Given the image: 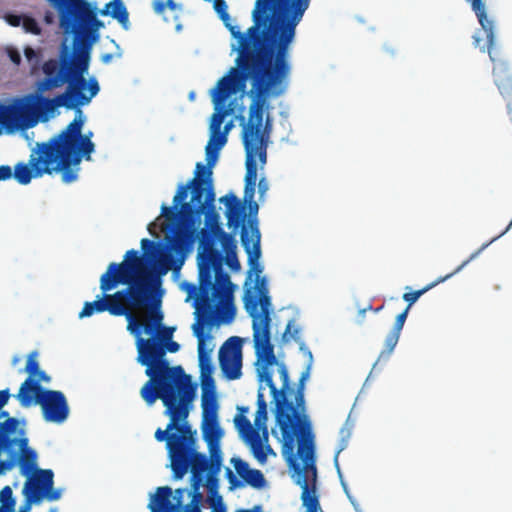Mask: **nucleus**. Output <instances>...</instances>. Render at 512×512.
Returning <instances> with one entry per match:
<instances>
[{
    "mask_svg": "<svg viewBox=\"0 0 512 512\" xmlns=\"http://www.w3.org/2000/svg\"><path fill=\"white\" fill-rule=\"evenodd\" d=\"M258 294L247 293L245 309L252 319L253 343L257 357V380L265 382L275 404V419L282 434V455L293 471L294 482L302 489L301 500L305 512H318L316 495L317 468L314 443L311 436L299 435V410L304 409V392H295V405L288 400L290 378L285 363L277 360L271 343V298L265 281L258 280Z\"/></svg>",
    "mask_w": 512,
    "mask_h": 512,
    "instance_id": "1",
    "label": "nucleus"
},
{
    "mask_svg": "<svg viewBox=\"0 0 512 512\" xmlns=\"http://www.w3.org/2000/svg\"><path fill=\"white\" fill-rule=\"evenodd\" d=\"M59 17L60 27L65 33L74 35L73 50L63 45L59 58H51L42 65L45 77L36 83L40 93L60 88L68 110H81L98 94L100 87L96 78H85L90 65L91 49L99 38L98 30L103 22L97 18L96 8L86 0Z\"/></svg>",
    "mask_w": 512,
    "mask_h": 512,
    "instance_id": "2",
    "label": "nucleus"
},
{
    "mask_svg": "<svg viewBox=\"0 0 512 512\" xmlns=\"http://www.w3.org/2000/svg\"><path fill=\"white\" fill-rule=\"evenodd\" d=\"M311 0H256L252 13L253 25L246 32L237 26L227 25L237 39V58L274 64L281 57L288 59L289 45L295 36L296 26L302 20Z\"/></svg>",
    "mask_w": 512,
    "mask_h": 512,
    "instance_id": "3",
    "label": "nucleus"
},
{
    "mask_svg": "<svg viewBox=\"0 0 512 512\" xmlns=\"http://www.w3.org/2000/svg\"><path fill=\"white\" fill-rule=\"evenodd\" d=\"M86 117L77 110L74 119L57 135L42 142H36L31 149L28 163H19L15 168L16 181L27 185L33 178L60 174L65 184L78 179L83 159L91 160L95 150L93 132L82 133Z\"/></svg>",
    "mask_w": 512,
    "mask_h": 512,
    "instance_id": "4",
    "label": "nucleus"
},
{
    "mask_svg": "<svg viewBox=\"0 0 512 512\" xmlns=\"http://www.w3.org/2000/svg\"><path fill=\"white\" fill-rule=\"evenodd\" d=\"M205 215V226L200 229L197 254L199 297L196 299L197 310L211 324L222 321L229 323L234 319L233 301L234 285L228 273L223 271L222 252L215 248L216 243L231 236L219 223V214L214 203L209 205Z\"/></svg>",
    "mask_w": 512,
    "mask_h": 512,
    "instance_id": "5",
    "label": "nucleus"
},
{
    "mask_svg": "<svg viewBox=\"0 0 512 512\" xmlns=\"http://www.w3.org/2000/svg\"><path fill=\"white\" fill-rule=\"evenodd\" d=\"M101 295L85 302L79 318L108 312L112 316L132 319L133 308H146L151 300L150 274L143 256L128 250L120 263L111 262L100 277Z\"/></svg>",
    "mask_w": 512,
    "mask_h": 512,
    "instance_id": "6",
    "label": "nucleus"
},
{
    "mask_svg": "<svg viewBox=\"0 0 512 512\" xmlns=\"http://www.w3.org/2000/svg\"><path fill=\"white\" fill-rule=\"evenodd\" d=\"M236 67L222 77L212 91L214 105L224 104L234 93L243 91L246 82L250 80L249 96L252 101L249 106V117L264 114L270 98L284 95L290 84L291 64H284L279 56L274 64L249 61L247 57L236 58Z\"/></svg>",
    "mask_w": 512,
    "mask_h": 512,
    "instance_id": "7",
    "label": "nucleus"
},
{
    "mask_svg": "<svg viewBox=\"0 0 512 512\" xmlns=\"http://www.w3.org/2000/svg\"><path fill=\"white\" fill-rule=\"evenodd\" d=\"M136 337L137 361L146 367L145 374L149 377L140 390L146 404L151 406L160 399L165 410H170L177 405L192 403L196 385L181 366H170L165 358L164 344L153 336L148 339Z\"/></svg>",
    "mask_w": 512,
    "mask_h": 512,
    "instance_id": "8",
    "label": "nucleus"
},
{
    "mask_svg": "<svg viewBox=\"0 0 512 512\" xmlns=\"http://www.w3.org/2000/svg\"><path fill=\"white\" fill-rule=\"evenodd\" d=\"M192 403L177 405L165 410L169 423L165 430L158 428L154 437L158 442H166L170 467L175 479H182L190 469L193 475L210 472L209 459L195 449L196 431L192 430L187 419Z\"/></svg>",
    "mask_w": 512,
    "mask_h": 512,
    "instance_id": "9",
    "label": "nucleus"
},
{
    "mask_svg": "<svg viewBox=\"0 0 512 512\" xmlns=\"http://www.w3.org/2000/svg\"><path fill=\"white\" fill-rule=\"evenodd\" d=\"M220 202L224 203L226 207L225 215L227 218V225L229 228L232 229L231 234L234 235L241 228L240 240L248 256V264L250 266V271H254L257 275L255 286L253 287V289L246 290L244 298L246 297L247 293L258 294V290L256 289L258 280H264L266 287L268 288L266 278L260 277L263 268L259 263V259L261 257V234L258 227V219L255 217H249L247 222L245 223V206L233 193H229L221 197Z\"/></svg>",
    "mask_w": 512,
    "mask_h": 512,
    "instance_id": "10",
    "label": "nucleus"
},
{
    "mask_svg": "<svg viewBox=\"0 0 512 512\" xmlns=\"http://www.w3.org/2000/svg\"><path fill=\"white\" fill-rule=\"evenodd\" d=\"M35 88V93L15 98L10 104L0 103L2 127L7 131H15L33 127L38 118L52 114L57 108L68 105L63 94L54 98H46Z\"/></svg>",
    "mask_w": 512,
    "mask_h": 512,
    "instance_id": "11",
    "label": "nucleus"
},
{
    "mask_svg": "<svg viewBox=\"0 0 512 512\" xmlns=\"http://www.w3.org/2000/svg\"><path fill=\"white\" fill-rule=\"evenodd\" d=\"M16 398L22 407H29L33 403L40 405L47 422L62 423L69 415L68 403L61 391L44 389L31 380L21 384Z\"/></svg>",
    "mask_w": 512,
    "mask_h": 512,
    "instance_id": "12",
    "label": "nucleus"
},
{
    "mask_svg": "<svg viewBox=\"0 0 512 512\" xmlns=\"http://www.w3.org/2000/svg\"><path fill=\"white\" fill-rule=\"evenodd\" d=\"M264 114L256 115L254 118H248L243 123L242 142L246 153V161L255 160L258 157L262 164L267 160V147L272 129V123L267 117L263 124Z\"/></svg>",
    "mask_w": 512,
    "mask_h": 512,
    "instance_id": "13",
    "label": "nucleus"
},
{
    "mask_svg": "<svg viewBox=\"0 0 512 512\" xmlns=\"http://www.w3.org/2000/svg\"><path fill=\"white\" fill-rule=\"evenodd\" d=\"M152 284V281L150 280ZM153 300V286L151 285V300L146 308H133L132 319L126 318L127 330L135 335L141 336L142 331L146 334L153 335L158 330L163 321V313L160 311V303H152Z\"/></svg>",
    "mask_w": 512,
    "mask_h": 512,
    "instance_id": "14",
    "label": "nucleus"
},
{
    "mask_svg": "<svg viewBox=\"0 0 512 512\" xmlns=\"http://www.w3.org/2000/svg\"><path fill=\"white\" fill-rule=\"evenodd\" d=\"M206 180L192 179L191 184V201L181 205V214L190 218V221L201 219L207 207L214 203L215 193L213 186L207 185Z\"/></svg>",
    "mask_w": 512,
    "mask_h": 512,
    "instance_id": "15",
    "label": "nucleus"
},
{
    "mask_svg": "<svg viewBox=\"0 0 512 512\" xmlns=\"http://www.w3.org/2000/svg\"><path fill=\"white\" fill-rule=\"evenodd\" d=\"M242 340L237 336L230 337L220 348L219 365L229 380L239 379L242 375Z\"/></svg>",
    "mask_w": 512,
    "mask_h": 512,
    "instance_id": "16",
    "label": "nucleus"
},
{
    "mask_svg": "<svg viewBox=\"0 0 512 512\" xmlns=\"http://www.w3.org/2000/svg\"><path fill=\"white\" fill-rule=\"evenodd\" d=\"M25 476L27 480L24 484L23 494L25 498L30 499V502H40L44 492H47V489L54 484V474L50 469H36Z\"/></svg>",
    "mask_w": 512,
    "mask_h": 512,
    "instance_id": "17",
    "label": "nucleus"
},
{
    "mask_svg": "<svg viewBox=\"0 0 512 512\" xmlns=\"http://www.w3.org/2000/svg\"><path fill=\"white\" fill-rule=\"evenodd\" d=\"M234 423L240 437L249 445L254 457L260 463H264L267 459V454L264 452V446L258 430H256L250 420L242 414L235 416Z\"/></svg>",
    "mask_w": 512,
    "mask_h": 512,
    "instance_id": "18",
    "label": "nucleus"
},
{
    "mask_svg": "<svg viewBox=\"0 0 512 512\" xmlns=\"http://www.w3.org/2000/svg\"><path fill=\"white\" fill-rule=\"evenodd\" d=\"M179 221L183 223L182 227H179L173 236L172 247L178 252H185L192 249L195 241L200 240V230H197V225L200 223V219L190 221L186 215L181 214Z\"/></svg>",
    "mask_w": 512,
    "mask_h": 512,
    "instance_id": "19",
    "label": "nucleus"
},
{
    "mask_svg": "<svg viewBox=\"0 0 512 512\" xmlns=\"http://www.w3.org/2000/svg\"><path fill=\"white\" fill-rule=\"evenodd\" d=\"M203 438L207 442L210 453V474L219 472L222 463V453L219 447V441L222 437V431L218 425H211L202 429Z\"/></svg>",
    "mask_w": 512,
    "mask_h": 512,
    "instance_id": "20",
    "label": "nucleus"
},
{
    "mask_svg": "<svg viewBox=\"0 0 512 512\" xmlns=\"http://www.w3.org/2000/svg\"><path fill=\"white\" fill-rule=\"evenodd\" d=\"M494 82L499 89L500 94L507 99V111L512 120V74L508 64L500 61L493 67Z\"/></svg>",
    "mask_w": 512,
    "mask_h": 512,
    "instance_id": "21",
    "label": "nucleus"
},
{
    "mask_svg": "<svg viewBox=\"0 0 512 512\" xmlns=\"http://www.w3.org/2000/svg\"><path fill=\"white\" fill-rule=\"evenodd\" d=\"M488 246V244H483L481 246V248L474 252L473 254L470 255V257L465 260L461 265H459L453 272L447 274L446 276L444 277H440L438 278L437 280L431 282L430 284L426 285L425 287H423L422 289H419V290H416V291H412V292H407V293H404L403 294V300L406 301L408 303L407 307L405 309H410L411 306L423 295L425 294L426 292H428L430 289L434 288L436 285L446 281L447 279H449L450 277H452L453 275L457 274L458 272H460L471 260H473L474 258H476L486 247Z\"/></svg>",
    "mask_w": 512,
    "mask_h": 512,
    "instance_id": "22",
    "label": "nucleus"
},
{
    "mask_svg": "<svg viewBox=\"0 0 512 512\" xmlns=\"http://www.w3.org/2000/svg\"><path fill=\"white\" fill-rule=\"evenodd\" d=\"M172 494L171 487H158L148 504L150 512H179V504H173L171 501Z\"/></svg>",
    "mask_w": 512,
    "mask_h": 512,
    "instance_id": "23",
    "label": "nucleus"
},
{
    "mask_svg": "<svg viewBox=\"0 0 512 512\" xmlns=\"http://www.w3.org/2000/svg\"><path fill=\"white\" fill-rule=\"evenodd\" d=\"M190 188L191 184L189 182L186 185H179L173 198V206L168 207L162 205L161 207V214L173 225L176 224L181 217V205L185 203L184 201L188 196Z\"/></svg>",
    "mask_w": 512,
    "mask_h": 512,
    "instance_id": "24",
    "label": "nucleus"
},
{
    "mask_svg": "<svg viewBox=\"0 0 512 512\" xmlns=\"http://www.w3.org/2000/svg\"><path fill=\"white\" fill-rule=\"evenodd\" d=\"M194 335L198 338V359L200 367V375L213 373V364L211 361L212 349L206 348L205 338L202 327L196 323L193 325Z\"/></svg>",
    "mask_w": 512,
    "mask_h": 512,
    "instance_id": "25",
    "label": "nucleus"
},
{
    "mask_svg": "<svg viewBox=\"0 0 512 512\" xmlns=\"http://www.w3.org/2000/svg\"><path fill=\"white\" fill-rule=\"evenodd\" d=\"M201 407L203 417V427H210L211 425H218L217 423V411L218 403L216 394H202L201 396Z\"/></svg>",
    "mask_w": 512,
    "mask_h": 512,
    "instance_id": "26",
    "label": "nucleus"
},
{
    "mask_svg": "<svg viewBox=\"0 0 512 512\" xmlns=\"http://www.w3.org/2000/svg\"><path fill=\"white\" fill-rule=\"evenodd\" d=\"M263 387H259L257 394V410L254 419L255 429L262 432L263 438L265 441L268 440V428L266 425L268 416H267V402L264 398V394L262 392Z\"/></svg>",
    "mask_w": 512,
    "mask_h": 512,
    "instance_id": "27",
    "label": "nucleus"
},
{
    "mask_svg": "<svg viewBox=\"0 0 512 512\" xmlns=\"http://www.w3.org/2000/svg\"><path fill=\"white\" fill-rule=\"evenodd\" d=\"M10 398L9 389L0 390V410L6 405ZM19 427V420L15 417H8V419L0 422V441H6L8 434H17Z\"/></svg>",
    "mask_w": 512,
    "mask_h": 512,
    "instance_id": "28",
    "label": "nucleus"
},
{
    "mask_svg": "<svg viewBox=\"0 0 512 512\" xmlns=\"http://www.w3.org/2000/svg\"><path fill=\"white\" fill-rule=\"evenodd\" d=\"M218 242H220L222 250L225 252V262L227 266L232 271H239L241 265L237 258V241L235 239V236H224V239H221Z\"/></svg>",
    "mask_w": 512,
    "mask_h": 512,
    "instance_id": "29",
    "label": "nucleus"
},
{
    "mask_svg": "<svg viewBox=\"0 0 512 512\" xmlns=\"http://www.w3.org/2000/svg\"><path fill=\"white\" fill-rule=\"evenodd\" d=\"M102 15H111L117 19L123 28L128 29L129 14L121 0H113L105 5L100 12Z\"/></svg>",
    "mask_w": 512,
    "mask_h": 512,
    "instance_id": "30",
    "label": "nucleus"
},
{
    "mask_svg": "<svg viewBox=\"0 0 512 512\" xmlns=\"http://www.w3.org/2000/svg\"><path fill=\"white\" fill-rule=\"evenodd\" d=\"M233 109L229 107H225L224 104L218 103V105H214V113L211 117L210 130L212 133H217L221 131V126L224 122L225 117L232 113Z\"/></svg>",
    "mask_w": 512,
    "mask_h": 512,
    "instance_id": "31",
    "label": "nucleus"
},
{
    "mask_svg": "<svg viewBox=\"0 0 512 512\" xmlns=\"http://www.w3.org/2000/svg\"><path fill=\"white\" fill-rule=\"evenodd\" d=\"M399 332H396L394 330H391L389 334L387 335L384 343V349L380 352L377 362L380 360H387L389 356L392 354L394 348L396 347L399 338H400Z\"/></svg>",
    "mask_w": 512,
    "mask_h": 512,
    "instance_id": "32",
    "label": "nucleus"
},
{
    "mask_svg": "<svg viewBox=\"0 0 512 512\" xmlns=\"http://www.w3.org/2000/svg\"><path fill=\"white\" fill-rule=\"evenodd\" d=\"M243 481L255 489H262L266 485V479L263 473L258 469L251 468Z\"/></svg>",
    "mask_w": 512,
    "mask_h": 512,
    "instance_id": "33",
    "label": "nucleus"
},
{
    "mask_svg": "<svg viewBox=\"0 0 512 512\" xmlns=\"http://www.w3.org/2000/svg\"><path fill=\"white\" fill-rule=\"evenodd\" d=\"M212 169L213 167H210L209 165H204L201 162H198L196 164V170H195V178L194 179H203L206 180V184L213 186L212 183Z\"/></svg>",
    "mask_w": 512,
    "mask_h": 512,
    "instance_id": "34",
    "label": "nucleus"
},
{
    "mask_svg": "<svg viewBox=\"0 0 512 512\" xmlns=\"http://www.w3.org/2000/svg\"><path fill=\"white\" fill-rule=\"evenodd\" d=\"M257 180V164L255 160L246 161L245 184L256 185Z\"/></svg>",
    "mask_w": 512,
    "mask_h": 512,
    "instance_id": "35",
    "label": "nucleus"
},
{
    "mask_svg": "<svg viewBox=\"0 0 512 512\" xmlns=\"http://www.w3.org/2000/svg\"><path fill=\"white\" fill-rule=\"evenodd\" d=\"M38 353L37 351L31 352L27 357V362L25 366V372L28 373V377H34V375L39 370V363L37 361Z\"/></svg>",
    "mask_w": 512,
    "mask_h": 512,
    "instance_id": "36",
    "label": "nucleus"
},
{
    "mask_svg": "<svg viewBox=\"0 0 512 512\" xmlns=\"http://www.w3.org/2000/svg\"><path fill=\"white\" fill-rule=\"evenodd\" d=\"M202 394H216L215 381L212 374L200 375Z\"/></svg>",
    "mask_w": 512,
    "mask_h": 512,
    "instance_id": "37",
    "label": "nucleus"
},
{
    "mask_svg": "<svg viewBox=\"0 0 512 512\" xmlns=\"http://www.w3.org/2000/svg\"><path fill=\"white\" fill-rule=\"evenodd\" d=\"M231 463L236 471V473L240 476L242 480L247 476L248 472L251 470L249 464L240 459V458H232Z\"/></svg>",
    "mask_w": 512,
    "mask_h": 512,
    "instance_id": "38",
    "label": "nucleus"
},
{
    "mask_svg": "<svg viewBox=\"0 0 512 512\" xmlns=\"http://www.w3.org/2000/svg\"><path fill=\"white\" fill-rule=\"evenodd\" d=\"M299 333L300 329L296 326H294V320H290L287 325L286 329L282 335L283 342H288L290 339H294L296 341L299 340Z\"/></svg>",
    "mask_w": 512,
    "mask_h": 512,
    "instance_id": "39",
    "label": "nucleus"
},
{
    "mask_svg": "<svg viewBox=\"0 0 512 512\" xmlns=\"http://www.w3.org/2000/svg\"><path fill=\"white\" fill-rule=\"evenodd\" d=\"M22 25L26 32L34 35H39L41 33V28L38 22L32 17H23Z\"/></svg>",
    "mask_w": 512,
    "mask_h": 512,
    "instance_id": "40",
    "label": "nucleus"
},
{
    "mask_svg": "<svg viewBox=\"0 0 512 512\" xmlns=\"http://www.w3.org/2000/svg\"><path fill=\"white\" fill-rule=\"evenodd\" d=\"M0 503L2 505H10V507H14L16 505V501L13 497V492L10 486H5L0 491Z\"/></svg>",
    "mask_w": 512,
    "mask_h": 512,
    "instance_id": "41",
    "label": "nucleus"
},
{
    "mask_svg": "<svg viewBox=\"0 0 512 512\" xmlns=\"http://www.w3.org/2000/svg\"><path fill=\"white\" fill-rule=\"evenodd\" d=\"M226 141L227 136L225 133H221V131H219L217 133L211 132V137L208 143H211L213 148L220 150L225 145Z\"/></svg>",
    "mask_w": 512,
    "mask_h": 512,
    "instance_id": "42",
    "label": "nucleus"
},
{
    "mask_svg": "<svg viewBox=\"0 0 512 512\" xmlns=\"http://www.w3.org/2000/svg\"><path fill=\"white\" fill-rule=\"evenodd\" d=\"M205 152L207 165H209L210 167H214L218 160L219 150L213 148L211 143H208L206 145Z\"/></svg>",
    "mask_w": 512,
    "mask_h": 512,
    "instance_id": "43",
    "label": "nucleus"
},
{
    "mask_svg": "<svg viewBox=\"0 0 512 512\" xmlns=\"http://www.w3.org/2000/svg\"><path fill=\"white\" fill-rule=\"evenodd\" d=\"M20 162H18L14 168L12 169L9 165H1L0 166V181H6V180H9L10 178L14 177V179L16 180V177H15V168L16 166L19 164Z\"/></svg>",
    "mask_w": 512,
    "mask_h": 512,
    "instance_id": "44",
    "label": "nucleus"
},
{
    "mask_svg": "<svg viewBox=\"0 0 512 512\" xmlns=\"http://www.w3.org/2000/svg\"><path fill=\"white\" fill-rule=\"evenodd\" d=\"M408 312H409V310L405 309L403 312H401L399 315H397L392 330L401 333L404 323L406 321Z\"/></svg>",
    "mask_w": 512,
    "mask_h": 512,
    "instance_id": "45",
    "label": "nucleus"
},
{
    "mask_svg": "<svg viewBox=\"0 0 512 512\" xmlns=\"http://www.w3.org/2000/svg\"><path fill=\"white\" fill-rule=\"evenodd\" d=\"M214 9L223 20L229 18L227 14V5L224 0H214Z\"/></svg>",
    "mask_w": 512,
    "mask_h": 512,
    "instance_id": "46",
    "label": "nucleus"
},
{
    "mask_svg": "<svg viewBox=\"0 0 512 512\" xmlns=\"http://www.w3.org/2000/svg\"><path fill=\"white\" fill-rule=\"evenodd\" d=\"M50 379V376H48L44 371L39 369L37 373L34 375V377H27L24 382L31 380L32 383H37L38 385H41V382H49Z\"/></svg>",
    "mask_w": 512,
    "mask_h": 512,
    "instance_id": "47",
    "label": "nucleus"
},
{
    "mask_svg": "<svg viewBox=\"0 0 512 512\" xmlns=\"http://www.w3.org/2000/svg\"><path fill=\"white\" fill-rule=\"evenodd\" d=\"M173 332H174V328L162 327V330L159 334V338H157V339L160 340V342H162L164 344L165 342L172 339Z\"/></svg>",
    "mask_w": 512,
    "mask_h": 512,
    "instance_id": "48",
    "label": "nucleus"
},
{
    "mask_svg": "<svg viewBox=\"0 0 512 512\" xmlns=\"http://www.w3.org/2000/svg\"><path fill=\"white\" fill-rule=\"evenodd\" d=\"M184 493H185V489L178 488L175 490L174 495L172 494V497L174 500L173 504H179V512H181L182 508H183Z\"/></svg>",
    "mask_w": 512,
    "mask_h": 512,
    "instance_id": "49",
    "label": "nucleus"
},
{
    "mask_svg": "<svg viewBox=\"0 0 512 512\" xmlns=\"http://www.w3.org/2000/svg\"><path fill=\"white\" fill-rule=\"evenodd\" d=\"M61 492L59 490L53 489V486L51 488L47 489V492H44L43 499H47L48 501H56L60 498Z\"/></svg>",
    "mask_w": 512,
    "mask_h": 512,
    "instance_id": "50",
    "label": "nucleus"
},
{
    "mask_svg": "<svg viewBox=\"0 0 512 512\" xmlns=\"http://www.w3.org/2000/svg\"><path fill=\"white\" fill-rule=\"evenodd\" d=\"M156 248V243L149 239H142L141 240V249L143 250L144 254L149 253L151 250H154Z\"/></svg>",
    "mask_w": 512,
    "mask_h": 512,
    "instance_id": "51",
    "label": "nucleus"
},
{
    "mask_svg": "<svg viewBox=\"0 0 512 512\" xmlns=\"http://www.w3.org/2000/svg\"><path fill=\"white\" fill-rule=\"evenodd\" d=\"M203 479H204L203 474H201V475H193L192 474V477H191L192 490H199L200 486L202 485Z\"/></svg>",
    "mask_w": 512,
    "mask_h": 512,
    "instance_id": "52",
    "label": "nucleus"
},
{
    "mask_svg": "<svg viewBox=\"0 0 512 512\" xmlns=\"http://www.w3.org/2000/svg\"><path fill=\"white\" fill-rule=\"evenodd\" d=\"M24 54H25V57L27 58V60L29 62H32V60L35 59L36 60V64L38 63L39 56H38V54L36 53V51L33 48L26 47L25 50H24Z\"/></svg>",
    "mask_w": 512,
    "mask_h": 512,
    "instance_id": "53",
    "label": "nucleus"
},
{
    "mask_svg": "<svg viewBox=\"0 0 512 512\" xmlns=\"http://www.w3.org/2000/svg\"><path fill=\"white\" fill-rule=\"evenodd\" d=\"M255 186L256 185H247L245 184L244 189V201L253 200L254 194H255Z\"/></svg>",
    "mask_w": 512,
    "mask_h": 512,
    "instance_id": "54",
    "label": "nucleus"
},
{
    "mask_svg": "<svg viewBox=\"0 0 512 512\" xmlns=\"http://www.w3.org/2000/svg\"><path fill=\"white\" fill-rule=\"evenodd\" d=\"M166 352L175 353L180 349V345L172 339L164 343Z\"/></svg>",
    "mask_w": 512,
    "mask_h": 512,
    "instance_id": "55",
    "label": "nucleus"
},
{
    "mask_svg": "<svg viewBox=\"0 0 512 512\" xmlns=\"http://www.w3.org/2000/svg\"><path fill=\"white\" fill-rule=\"evenodd\" d=\"M8 55H9V58L10 60L15 64V65H19L20 62H21V56H20V53L15 50V49H9L8 50Z\"/></svg>",
    "mask_w": 512,
    "mask_h": 512,
    "instance_id": "56",
    "label": "nucleus"
},
{
    "mask_svg": "<svg viewBox=\"0 0 512 512\" xmlns=\"http://www.w3.org/2000/svg\"><path fill=\"white\" fill-rule=\"evenodd\" d=\"M247 202H248V208H249V217L257 218V213H258V209H259L257 202H255L254 200H249Z\"/></svg>",
    "mask_w": 512,
    "mask_h": 512,
    "instance_id": "57",
    "label": "nucleus"
},
{
    "mask_svg": "<svg viewBox=\"0 0 512 512\" xmlns=\"http://www.w3.org/2000/svg\"><path fill=\"white\" fill-rule=\"evenodd\" d=\"M211 505L215 512H225L221 496H217L216 500H213Z\"/></svg>",
    "mask_w": 512,
    "mask_h": 512,
    "instance_id": "58",
    "label": "nucleus"
},
{
    "mask_svg": "<svg viewBox=\"0 0 512 512\" xmlns=\"http://www.w3.org/2000/svg\"><path fill=\"white\" fill-rule=\"evenodd\" d=\"M7 21L11 26L17 27L23 22V18L18 15H8Z\"/></svg>",
    "mask_w": 512,
    "mask_h": 512,
    "instance_id": "59",
    "label": "nucleus"
},
{
    "mask_svg": "<svg viewBox=\"0 0 512 512\" xmlns=\"http://www.w3.org/2000/svg\"><path fill=\"white\" fill-rule=\"evenodd\" d=\"M226 474H227V478L229 480L231 487L235 488V487L242 486L241 482H239L236 479V477L234 476L233 472L230 469H227Z\"/></svg>",
    "mask_w": 512,
    "mask_h": 512,
    "instance_id": "60",
    "label": "nucleus"
},
{
    "mask_svg": "<svg viewBox=\"0 0 512 512\" xmlns=\"http://www.w3.org/2000/svg\"><path fill=\"white\" fill-rule=\"evenodd\" d=\"M153 7L156 13L162 14L166 9V4L163 0H156L153 3Z\"/></svg>",
    "mask_w": 512,
    "mask_h": 512,
    "instance_id": "61",
    "label": "nucleus"
},
{
    "mask_svg": "<svg viewBox=\"0 0 512 512\" xmlns=\"http://www.w3.org/2000/svg\"><path fill=\"white\" fill-rule=\"evenodd\" d=\"M269 189V185H268V182L266 181L265 178H261L258 182V192L259 194L262 196L264 195L267 190Z\"/></svg>",
    "mask_w": 512,
    "mask_h": 512,
    "instance_id": "62",
    "label": "nucleus"
},
{
    "mask_svg": "<svg viewBox=\"0 0 512 512\" xmlns=\"http://www.w3.org/2000/svg\"><path fill=\"white\" fill-rule=\"evenodd\" d=\"M191 496H192V499H191L190 503L200 505V502L202 501V498H203V495L200 493V491L192 490Z\"/></svg>",
    "mask_w": 512,
    "mask_h": 512,
    "instance_id": "63",
    "label": "nucleus"
},
{
    "mask_svg": "<svg viewBox=\"0 0 512 512\" xmlns=\"http://www.w3.org/2000/svg\"><path fill=\"white\" fill-rule=\"evenodd\" d=\"M183 512H201L200 505L189 503L182 508Z\"/></svg>",
    "mask_w": 512,
    "mask_h": 512,
    "instance_id": "64",
    "label": "nucleus"
}]
</instances>
